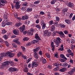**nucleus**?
<instances>
[{
	"label": "nucleus",
	"instance_id": "f257e3e1",
	"mask_svg": "<svg viewBox=\"0 0 75 75\" xmlns=\"http://www.w3.org/2000/svg\"><path fill=\"white\" fill-rule=\"evenodd\" d=\"M47 35L48 36H50L51 35V32H48V30H45L43 32V36L46 37Z\"/></svg>",
	"mask_w": 75,
	"mask_h": 75
},
{
	"label": "nucleus",
	"instance_id": "f03ea898",
	"mask_svg": "<svg viewBox=\"0 0 75 75\" xmlns=\"http://www.w3.org/2000/svg\"><path fill=\"white\" fill-rule=\"evenodd\" d=\"M10 64H11V66H13L14 64V63H13V62L12 61H9V62H5L4 65V66L6 67L7 65H9Z\"/></svg>",
	"mask_w": 75,
	"mask_h": 75
},
{
	"label": "nucleus",
	"instance_id": "7ed1b4c3",
	"mask_svg": "<svg viewBox=\"0 0 75 75\" xmlns=\"http://www.w3.org/2000/svg\"><path fill=\"white\" fill-rule=\"evenodd\" d=\"M38 65V63L37 62H32L31 65V67L32 68H34V67H37V66Z\"/></svg>",
	"mask_w": 75,
	"mask_h": 75
},
{
	"label": "nucleus",
	"instance_id": "20e7f679",
	"mask_svg": "<svg viewBox=\"0 0 75 75\" xmlns=\"http://www.w3.org/2000/svg\"><path fill=\"white\" fill-rule=\"evenodd\" d=\"M8 71L10 72H15V71H17L18 69L15 68L11 67L8 69Z\"/></svg>",
	"mask_w": 75,
	"mask_h": 75
},
{
	"label": "nucleus",
	"instance_id": "39448f33",
	"mask_svg": "<svg viewBox=\"0 0 75 75\" xmlns=\"http://www.w3.org/2000/svg\"><path fill=\"white\" fill-rule=\"evenodd\" d=\"M25 25H23L22 26H21L19 28L20 31L21 32H23L24 30H25Z\"/></svg>",
	"mask_w": 75,
	"mask_h": 75
},
{
	"label": "nucleus",
	"instance_id": "423d86ee",
	"mask_svg": "<svg viewBox=\"0 0 75 75\" xmlns=\"http://www.w3.org/2000/svg\"><path fill=\"white\" fill-rule=\"evenodd\" d=\"M13 33L15 35H18L19 34V30L18 29H15L13 31Z\"/></svg>",
	"mask_w": 75,
	"mask_h": 75
},
{
	"label": "nucleus",
	"instance_id": "0eeeda50",
	"mask_svg": "<svg viewBox=\"0 0 75 75\" xmlns=\"http://www.w3.org/2000/svg\"><path fill=\"white\" fill-rule=\"evenodd\" d=\"M7 57H13L14 56V54L12 53H7Z\"/></svg>",
	"mask_w": 75,
	"mask_h": 75
},
{
	"label": "nucleus",
	"instance_id": "6e6552de",
	"mask_svg": "<svg viewBox=\"0 0 75 75\" xmlns=\"http://www.w3.org/2000/svg\"><path fill=\"white\" fill-rule=\"evenodd\" d=\"M67 6L68 7H69L71 8H74V5L73 3L71 2H69L67 4Z\"/></svg>",
	"mask_w": 75,
	"mask_h": 75
},
{
	"label": "nucleus",
	"instance_id": "1a4fd4ad",
	"mask_svg": "<svg viewBox=\"0 0 75 75\" xmlns=\"http://www.w3.org/2000/svg\"><path fill=\"white\" fill-rule=\"evenodd\" d=\"M33 34V30H28V35H32Z\"/></svg>",
	"mask_w": 75,
	"mask_h": 75
},
{
	"label": "nucleus",
	"instance_id": "9d476101",
	"mask_svg": "<svg viewBox=\"0 0 75 75\" xmlns=\"http://www.w3.org/2000/svg\"><path fill=\"white\" fill-rule=\"evenodd\" d=\"M74 72H75V68L74 69H73L71 71L69 72L68 74L69 75H72L74 74Z\"/></svg>",
	"mask_w": 75,
	"mask_h": 75
},
{
	"label": "nucleus",
	"instance_id": "9b49d317",
	"mask_svg": "<svg viewBox=\"0 0 75 75\" xmlns=\"http://www.w3.org/2000/svg\"><path fill=\"white\" fill-rule=\"evenodd\" d=\"M40 60L41 61H42V63L43 64H46V63H47V60H46L45 59L43 58V57H42L40 58Z\"/></svg>",
	"mask_w": 75,
	"mask_h": 75
},
{
	"label": "nucleus",
	"instance_id": "f8f14e48",
	"mask_svg": "<svg viewBox=\"0 0 75 75\" xmlns=\"http://www.w3.org/2000/svg\"><path fill=\"white\" fill-rule=\"evenodd\" d=\"M62 42V40L59 37H58L56 38V42H57V43H60Z\"/></svg>",
	"mask_w": 75,
	"mask_h": 75
},
{
	"label": "nucleus",
	"instance_id": "ddd939ff",
	"mask_svg": "<svg viewBox=\"0 0 75 75\" xmlns=\"http://www.w3.org/2000/svg\"><path fill=\"white\" fill-rule=\"evenodd\" d=\"M29 18L28 16L27 15H25V16H23L22 17V20H25L26 19H28Z\"/></svg>",
	"mask_w": 75,
	"mask_h": 75
},
{
	"label": "nucleus",
	"instance_id": "4468645a",
	"mask_svg": "<svg viewBox=\"0 0 75 75\" xmlns=\"http://www.w3.org/2000/svg\"><path fill=\"white\" fill-rule=\"evenodd\" d=\"M19 0H14L13 1V3H15L16 2V4L15 5H17V6H20V5H19L20 4V2L18 1H18Z\"/></svg>",
	"mask_w": 75,
	"mask_h": 75
},
{
	"label": "nucleus",
	"instance_id": "2eb2a0df",
	"mask_svg": "<svg viewBox=\"0 0 75 75\" xmlns=\"http://www.w3.org/2000/svg\"><path fill=\"white\" fill-rule=\"evenodd\" d=\"M19 0H14L13 1V3H15L16 2V4L15 5H17V6H20V5H19L20 4V2L18 1H18Z\"/></svg>",
	"mask_w": 75,
	"mask_h": 75
},
{
	"label": "nucleus",
	"instance_id": "dca6fc26",
	"mask_svg": "<svg viewBox=\"0 0 75 75\" xmlns=\"http://www.w3.org/2000/svg\"><path fill=\"white\" fill-rule=\"evenodd\" d=\"M55 26L54 25H52L51 27V31L52 32L54 31V30H55Z\"/></svg>",
	"mask_w": 75,
	"mask_h": 75
},
{
	"label": "nucleus",
	"instance_id": "f3484780",
	"mask_svg": "<svg viewBox=\"0 0 75 75\" xmlns=\"http://www.w3.org/2000/svg\"><path fill=\"white\" fill-rule=\"evenodd\" d=\"M65 21L66 23H67L68 24H71V21H70L69 19L65 20Z\"/></svg>",
	"mask_w": 75,
	"mask_h": 75
},
{
	"label": "nucleus",
	"instance_id": "a211bd4d",
	"mask_svg": "<svg viewBox=\"0 0 75 75\" xmlns=\"http://www.w3.org/2000/svg\"><path fill=\"white\" fill-rule=\"evenodd\" d=\"M4 18H6V23H7V22H8V21H9V19H8V18H7V16L6 15H5L4 16Z\"/></svg>",
	"mask_w": 75,
	"mask_h": 75
},
{
	"label": "nucleus",
	"instance_id": "6ab92c4d",
	"mask_svg": "<svg viewBox=\"0 0 75 75\" xmlns=\"http://www.w3.org/2000/svg\"><path fill=\"white\" fill-rule=\"evenodd\" d=\"M51 45L52 47V50L53 51H54V50H55V48H54L55 47V46L54 45V42H52L51 43Z\"/></svg>",
	"mask_w": 75,
	"mask_h": 75
},
{
	"label": "nucleus",
	"instance_id": "aec40b11",
	"mask_svg": "<svg viewBox=\"0 0 75 75\" xmlns=\"http://www.w3.org/2000/svg\"><path fill=\"white\" fill-rule=\"evenodd\" d=\"M6 57L7 56V53H3L1 54V57L2 58L3 57H6Z\"/></svg>",
	"mask_w": 75,
	"mask_h": 75
},
{
	"label": "nucleus",
	"instance_id": "412c9836",
	"mask_svg": "<svg viewBox=\"0 0 75 75\" xmlns=\"http://www.w3.org/2000/svg\"><path fill=\"white\" fill-rule=\"evenodd\" d=\"M39 42V41L38 40H33L32 42V44H35L36 43H38Z\"/></svg>",
	"mask_w": 75,
	"mask_h": 75
},
{
	"label": "nucleus",
	"instance_id": "4be33fe9",
	"mask_svg": "<svg viewBox=\"0 0 75 75\" xmlns=\"http://www.w3.org/2000/svg\"><path fill=\"white\" fill-rule=\"evenodd\" d=\"M68 8H63L62 11L63 13H66L68 11Z\"/></svg>",
	"mask_w": 75,
	"mask_h": 75
},
{
	"label": "nucleus",
	"instance_id": "5701e85b",
	"mask_svg": "<svg viewBox=\"0 0 75 75\" xmlns=\"http://www.w3.org/2000/svg\"><path fill=\"white\" fill-rule=\"evenodd\" d=\"M21 24H22V23L20 22L17 23L15 24V26L16 27H20V26L21 25Z\"/></svg>",
	"mask_w": 75,
	"mask_h": 75
},
{
	"label": "nucleus",
	"instance_id": "b1692460",
	"mask_svg": "<svg viewBox=\"0 0 75 75\" xmlns=\"http://www.w3.org/2000/svg\"><path fill=\"white\" fill-rule=\"evenodd\" d=\"M57 33L58 34H59L63 36V37H65V36H64V34L62 32H57Z\"/></svg>",
	"mask_w": 75,
	"mask_h": 75
},
{
	"label": "nucleus",
	"instance_id": "393cba45",
	"mask_svg": "<svg viewBox=\"0 0 75 75\" xmlns=\"http://www.w3.org/2000/svg\"><path fill=\"white\" fill-rule=\"evenodd\" d=\"M66 70H67L66 68L64 67V68L60 69L59 71L60 72H65Z\"/></svg>",
	"mask_w": 75,
	"mask_h": 75
},
{
	"label": "nucleus",
	"instance_id": "a878e982",
	"mask_svg": "<svg viewBox=\"0 0 75 75\" xmlns=\"http://www.w3.org/2000/svg\"><path fill=\"white\" fill-rule=\"evenodd\" d=\"M5 45H6L7 47H8L10 46V44H9V43L7 41H5Z\"/></svg>",
	"mask_w": 75,
	"mask_h": 75
},
{
	"label": "nucleus",
	"instance_id": "bb28decb",
	"mask_svg": "<svg viewBox=\"0 0 75 75\" xmlns=\"http://www.w3.org/2000/svg\"><path fill=\"white\" fill-rule=\"evenodd\" d=\"M20 6L21 5H15V8H16V9L18 10V9L20 8Z\"/></svg>",
	"mask_w": 75,
	"mask_h": 75
},
{
	"label": "nucleus",
	"instance_id": "cd10ccee",
	"mask_svg": "<svg viewBox=\"0 0 75 75\" xmlns=\"http://www.w3.org/2000/svg\"><path fill=\"white\" fill-rule=\"evenodd\" d=\"M34 55L36 58L37 59L38 58V54L37 53H35L34 54Z\"/></svg>",
	"mask_w": 75,
	"mask_h": 75
},
{
	"label": "nucleus",
	"instance_id": "c85d7f7f",
	"mask_svg": "<svg viewBox=\"0 0 75 75\" xmlns=\"http://www.w3.org/2000/svg\"><path fill=\"white\" fill-rule=\"evenodd\" d=\"M35 38L36 40H40V37L38 36V34H36Z\"/></svg>",
	"mask_w": 75,
	"mask_h": 75
},
{
	"label": "nucleus",
	"instance_id": "c756f323",
	"mask_svg": "<svg viewBox=\"0 0 75 75\" xmlns=\"http://www.w3.org/2000/svg\"><path fill=\"white\" fill-rule=\"evenodd\" d=\"M23 54H22V52H20L17 54V56L18 57H20L21 55L22 56Z\"/></svg>",
	"mask_w": 75,
	"mask_h": 75
},
{
	"label": "nucleus",
	"instance_id": "7c9ffc66",
	"mask_svg": "<svg viewBox=\"0 0 75 75\" xmlns=\"http://www.w3.org/2000/svg\"><path fill=\"white\" fill-rule=\"evenodd\" d=\"M12 44V46H13L14 48H16L17 47V45H16V44H15V43H13Z\"/></svg>",
	"mask_w": 75,
	"mask_h": 75
},
{
	"label": "nucleus",
	"instance_id": "2f4dec72",
	"mask_svg": "<svg viewBox=\"0 0 75 75\" xmlns=\"http://www.w3.org/2000/svg\"><path fill=\"white\" fill-rule=\"evenodd\" d=\"M59 26L60 27H61V28H65V25L62 24H59Z\"/></svg>",
	"mask_w": 75,
	"mask_h": 75
},
{
	"label": "nucleus",
	"instance_id": "473e14b6",
	"mask_svg": "<svg viewBox=\"0 0 75 75\" xmlns=\"http://www.w3.org/2000/svg\"><path fill=\"white\" fill-rule=\"evenodd\" d=\"M7 3V1L4 0H1L0 1V3Z\"/></svg>",
	"mask_w": 75,
	"mask_h": 75
},
{
	"label": "nucleus",
	"instance_id": "72a5a7b5",
	"mask_svg": "<svg viewBox=\"0 0 75 75\" xmlns=\"http://www.w3.org/2000/svg\"><path fill=\"white\" fill-rule=\"evenodd\" d=\"M40 50V47H36L35 49L33 51L34 52H36V51H38Z\"/></svg>",
	"mask_w": 75,
	"mask_h": 75
},
{
	"label": "nucleus",
	"instance_id": "f704fd0d",
	"mask_svg": "<svg viewBox=\"0 0 75 75\" xmlns=\"http://www.w3.org/2000/svg\"><path fill=\"white\" fill-rule=\"evenodd\" d=\"M60 20V19L59 18V17H58V16L56 17V21H58V22H59V21Z\"/></svg>",
	"mask_w": 75,
	"mask_h": 75
},
{
	"label": "nucleus",
	"instance_id": "c9c22d12",
	"mask_svg": "<svg viewBox=\"0 0 75 75\" xmlns=\"http://www.w3.org/2000/svg\"><path fill=\"white\" fill-rule=\"evenodd\" d=\"M6 25H12V22H9L6 23Z\"/></svg>",
	"mask_w": 75,
	"mask_h": 75
},
{
	"label": "nucleus",
	"instance_id": "e433bc0d",
	"mask_svg": "<svg viewBox=\"0 0 75 75\" xmlns=\"http://www.w3.org/2000/svg\"><path fill=\"white\" fill-rule=\"evenodd\" d=\"M6 22L4 21L2 23V27H5V26H6Z\"/></svg>",
	"mask_w": 75,
	"mask_h": 75
},
{
	"label": "nucleus",
	"instance_id": "4c0bfd02",
	"mask_svg": "<svg viewBox=\"0 0 75 75\" xmlns=\"http://www.w3.org/2000/svg\"><path fill=\"white\" fill-rule=\"evenodd\" d=\"M27 12H31L32 11V8H28L26 10Z\"/></svg>",
	"mask_w": 75,
	"mask_h": 75
},
{
	"label": "nucleus",
	"instance_id": "58836bf2",
	"mask_svg": "<svg viewBox=\"0 0 75 75\" xmlns=\"http://www.w3.org/2000/svg\"><path fill=\"white\" fill-rule=\"evenodd\" d=\"M28 71V69L26 67H25V68L23 70L24 72H27Z\"/></svg>",
	"mask_w": 75,
	"mask_h": 75
},
{
	"label": "nucleus",
	"instance_id": "ea45409f",
	"mask_svg": "<svg viewBox=\"0 0 75 75\" xmlns=\"http://www.w3.org/2000/svg\"><path fill=\"white\" fill-rule=\"evenodd\" d=\"M13 42H15V43H16L17 44H18V45L20 44V42L18 41H13Z\"/></svg>",
	"mask_w": 75,
	"mask_h": 75
},
{
	"label": "nucleus",
	"instance_id": "a19ab883",
	"mask_svg": "<svg viewBox=\"0 0 75 75\" xmlns=\"http://www.w3.org/2000/svg\"><path fill=\"white\" fill-rule=\"evenodd\" d=\"M59 69V67H57L56 68H55L54 69V71H58Z\"/></svg>",
	"mask_w": 75,
	"mask_h": 75
},
{
	"label": "nucleus",
	"instance_id": "79ce46f5",
	"mask_svg": "<svg viewBox=\"0 0 75 75\" xmlns=\"http://www.w3.org/2000/svg\"><path fill=\"white\" fill-rule=\"evenodd\" d=\"M42 25V29H45V27H46V24L44 23Z\"/></svg>",
	"mask_w": 75,
	"mask_h": 75
},
{
	"label": "nucleus",
	"instance_id": "37998d69",
	"mask_svg": "<svg viewBox=\"0 0 75 75\" xmlns=\"http://www.w3.org/2000/svg\"><path fill=\"white\" fill-rule=\"evenodd\" d=\"M7 33V31L6 30H5V29H3L2 30V33L3 34H5V33Z\"/></svg>",
	"mask_w": 75,
	"mask_h": 75
},
{
	"label": "nucleus",
	"instance_id": "c03bdc74",
	"mask_svg": "<svg viewBox=\"0 0 75 75\" xmlns=\"http://www.w3.org/2000/svg\"><path fill=\"white\" fill-rule=\"evenodd\" d=\"M68 66V64L67 63L64 62L63 64V67H65Z\"/></svg>",
	"mask_w": 75,
	"mask_h": 75
},
{
	"label": "nucleus",
	"instance_id": "a18cd8bd",
	"mask_svg": "<svg viewBox=\"0 0 75 75\" xmlns=\"http://www.w3.org/2000/svg\"><path fill=\"white\" fill-rule=\"evenodd\" d=\"M36 27L38 28V29H41V26L39 25H36Z\"/></svg>",
	"mask_w": 75,
	"mask_h": 75
},
{
	"label": "nucleus",
	"instance_id": "49530a36",
	"mask_svg": "<svg viewBox=\"0 0 75 75\" xmlns=\"http://www.w3.org/2000/svg\"><path fill=\"white\" fill-rule=\"evenodd\" d=\"M21 57L23 59H27V56H24L23 54H22Z\"/></svg>",
	"mask_w": 75,
	"mask_h": 75
},
{
	"label": "nucleus",
	"instance_id": "de8ad7c7",
	"mask_svg": "<svg viewBox=\"0 0 75 75\" xmlns=\"http://www.w3.org/2000/svg\"><path fill=\"white\" fill-rule=\"evenodd\" d=\"M54 24V21H51L49 22V25H51Z\"/></svg>",
	"mask_w": 75,
	"mask_h": 75
},
{
	"label": "nucleus",
	"instance_id": "09e8293b",
	"mask_svg": "<svg viewBox=\"0 0 75 75\" xmlns=\"http://www.w3.org/2000/svg\"><path fill=\"white\" fill-rule=\"evenodd\" d=\"M59 60L61 62H64L65 61V60L62 59H59Z\"/></svg>",
	"mask_w": 75,
	"mask_h": 75
},
{
	"label": "nucleus",
	"instance_id": "8fccbe9b",
	"mask_svg": "<svg viewBox=\"0 0 75 75\" xmlns=\"http://www.w3.org/2000/svg\"><path fill=\"white\" fill-rule=\"evenodd\" d=\"M40 24H41V25H42L44 24V21L43 20H41Z\"/></svg>",
	"mask_w": 75,
	"mask_h": 75
},
{
	"label": "nucleus",
	"instance_id": "3c124183",
	"mask_svg": "<svg viewBox=\"0 0 75 75\" xmlns=\"http://www.w3.org/2000/svg\"><path fill=\"white\" fill-rule=\"evenodd\" d=\"M55 1L53 0L51 1V4H54L55 3Z\"/></svg>",
	"mask_w": 75,
	"mask_h": 75
},
{
	"label": "nucleus",
	"instance_id": "603ef678",
	"mask_svg": "<svg viewBox=\"0 0 75 75\" xmlns=\"http://www.w3.org/2000/svg\"><path fill=\"white\" fill-rule=\"evenodd\" d=\"M21 49L23 50V51L24 52H25V47L23 46H21Z\"/></svg>",
	"mask_w": 75,
	"mask_h": 75
},
{
	"label": "nucleus",
	"instance_id": "864d4df0",
	"mask_svg": "<svg viewBox=\"0 0 75 75\" xmlns=\"http://www.w3.org/2000/svg\"><path fill=\"white\" fill-rule=\"evenodd\" d=\"M29 40L28 38L27 37L24 38L23 39V41H28Z\"/></svg>",
	"mask_w": 75,
	"mask_h": 75
},
{
	"label": "nucleus",
	"instance_id": "5fc2aeb1",
	"mask_svg": "<svg viewBox=\"0 0 75 75\" xmlns=\"http://www.w3.org/2000/svg\"><path fill=\"white\" fill-rule=\"evenodd\" d=\"M40 1H36L35 2L34 4H38L40 3Z\"/></svg>",
	"mask_w": 75,
	"mask_h": 75
},
{
	"label": "nucleus",
	"instance_id": "6e6d98bb",
	"mask_svg": "<svg viewBox=\"0 0 75 75\" xmlns=\"http://www.w3.org/2000/svg\"><path fill=\"white\" fill-rule=\"evenodd\" d=\"M31 45V42H29L26 44V45L27 47H28L30 46V45Z\"/></svg>",
	"mask_w": 75,
	"mask_h": 75
},
{
	"label": "nucleus",
	"instance_id": "4d7b16f0",
	"mask_svg": "<svg viewBox=\"0 0 75 75\" xmlns=\"http://www.w3.org/2000/svg\"><path fill=\"white\" fill-rule=\"evenodd\" d=\"M56 33H57L55 31H53V33H52V36H55V35H56Z\"/></svg>",
	"mask_w": 75,
	"mask_h": 75
},
{
	"label": "nucleus",
	"instance_id": "13d9d810",
	"mask_svg": "<svg viewBox=\"0 0 75 75\" xmlns=\"http://www.w3.org/2000/svg\"><path fill=\"white\" fill-rule=\"evenodd\" d=\"M14 14L15 17L16 18H17V17H18V14L16 13H14Z\"/></svg>",
	"mask_w": 75,
	"mask_h": 75
},
{
	"label": "nucleus",
	"instance_id": "bf43d9fd",
	"mask_svg": "<svg viewBox=\"0 0 75 75\" xmlns=\"http://www.w3.org/2000/svg\"><path fill=\"white\" fill-rule=\"evenodd\" d=\"M3 38H5L6 39H7V38H8V36L6 35H4L3 36Z\"/></svg>",
	"mask_w": 75,
	"mask_h": 75
},
{
	"label": "nucleus",
	"instance_id": "052dcab7",
	"mask_svg": "<svg viewBox=\"0 0 75 75\" xmlns=\"http://www.w3.org/2000/svg\"><path fill=\"white\" fill-rule=\"evenodd\" d=\"M35 22L37 24H38V23H39L40 22V20L39 19H37L36 20Z\"/></svg>",
	"mask_w": 75,
	"mask_h": 75
},
{
	"label": "nucleus",
	"instance_id": "680f3d73",
	"mask_svg": "<svg viewBox=\"0 0 75 75\" xmlns=\"http://www.w3.org/2000/svg\"><path fill=\"white\" fill-rule=\"evenodd\" d=\"M54 66H55V67H57V66H58L59 65V63H54Z\"/></svg>",
	"mask_w": 75,
	"mask_h": 75
},
{
	"label": "nucleus",
	"instance_id": "e2e57ef3",
	"mask_svg": "<svg viewBox=\"0 0 75 75\" xmlns=\"http://www.w3.org/2000/svg\"><path fill=\"white\" fill-rule=\"evenodd\" d=\"M67 52L68 53H72V51L70 49L67 50Z\"/></svg>",
	"mask_w": 75,
	"mask_h": 75
},
{
	"label": "nucleus",
	"instance_id": "0e129e2a",
	"mask_svg": "<svg viewBox=\"0 0 75 75\" xmlns=\"http://www.w3.org/2000/svg\"><path fill=\"white\" fill-rule=\"evenodd\" d=\"M16 35H13L12 36H11V38H16Z\"/></svg>",
	"mask_w": 75,
	"mask_h": 75
},
{
	"label": "nucleus",
	"instance_id": "69168bd1",
	"mask_svg": "<svg viewBox=\"0 0 75 75\" xmlns=\"http://www.w3.org/2000/svg\"><path fill=\"white\" fill-rule=\"evenodd\" d=\"M64 33L65 34H68V30H65L64 31Z\"/></svg>",
	"mask_w": 75,
	"mask_h": 75
},
{
	"label": "nucleus",
	"instance_id": "338daca9",
	"mask_svg": "<svg viewBox=\"0 0 75 75\" xmlns=\"http://www.w3.org/2000/svg\"><path fill=\"white\" fill-rule=\"evenodd\" d=\"M58 50H59V51H64V48H59V49Z\"/></svg>",
	"mask_w": 75,
	"mask_h": 75
},
{
	"label": "nucleus",
	"instance_id": "774afa93",
	"mask_svg": "<svg viewBox=\"0 0 75 75\" xmlns=\"http://www.w3.org/2000/svg\"><path fill=\"white\" fill-rule=\"evenodd\" d=\"M56 46L57 47H58V46H59V43H58L57 42H56Z\"/></svg>",
	"mask_w": 75,
	"mask_h": 75
}]
</instances>
